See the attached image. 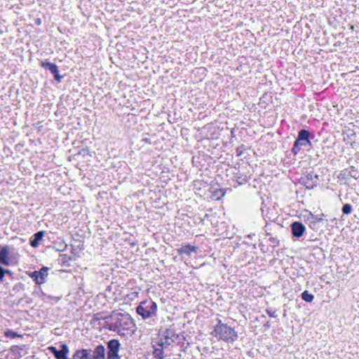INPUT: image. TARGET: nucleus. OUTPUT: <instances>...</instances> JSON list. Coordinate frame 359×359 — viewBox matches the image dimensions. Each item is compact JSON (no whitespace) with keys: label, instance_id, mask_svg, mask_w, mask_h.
I'll return each instance as SVG.
<instances>
[{"label":"nucleus","instance_id":"obj_19","mask_svg":"<svg viewBox=\"0 0 359 359\" xmlns=\"http://www.w3.org/2000/svg\"><path fill=\"white\" fill-rule=\"evenodd\" d=\"M302 299L306 302H311L314 299V295L311 294L308 290L304 291L301 294Z\"/></svg>","mask_w":359,"mask_h":359},{"label":"nucleus","instance_id":"obj_20","mask_svg":"<svg viewBox=\"0 0 359 359\" xmlns=\"http://www.w3.org/2000/svg\"><path fill=\"white\" fill-rule=\"evenodd\" d=\"M347 170L350 177H353L355 180L359 178V170L354 166H351L347 168Z\"/></svg>","mask_w":359,"mask_h":359},{"label":"nucleus","instance_id":"obj_29","mask_svg":"<svg viewBox=\"0 0 359 359\" xmlns=\"http://www.w3.org/2000/svg\"><path fill=\"white\" fill-rule=\"evenodd\" d=\"M5 275H8V276H12L13 273H12V271H10V270H8V269H4V276H5Z\"/></svg>","mask_w":359,"mask_h":359},{"label":"nucleus","instance_id":"obj_21","mask_svg":"<svg viewBox=\"0 0 359 359\" xmlns=\"http://www.w3.org/2000/svg\"><path fill=\"white\" fill-rule=\"evenodd\" d=\"M353 210L352 205L349 203H346L343 205L341 211L344 215H349Z\"/></svg>","mask_w":359,"mask_h":359},{"label":"nucleus","instance_id":"obj_24","mask_svg":"<svg viewBox=\"0 0 359 359\" xmlns=\"http://www.w3.org/2000/svg\"><path fill=\"white\" fill-rule=\"evenodd\" d=\"M276 311L273 310L272 308H268L266 309V313L271 317V318H277L278 316L276 314Z\"/></svg>","mask_w":359,"mask_h":359},{"label":"nucleus","instance_id":"obj_10","mask_svg":"<svg viewBox=\"0 0 359 359\" xmlns=\"http://www.w3.org/2000/svg\"><path fill=\"white\" fill-rule=\"evenodd\" d=\"M47 349L53 355L55 359H69L68 358L69 349L68 346L65 343L60 344V349H57L53 346H48Z\"/></svg>","mask_w":359,"mask_h":359},{"label":"nucleus","instance_id":"obj_26","mask_svg":"<svg viewBox=\"0 0 359 359\" xmlns=\"http://www.w3.org/2000/svg\"><path fill=\"white\" fill-rule=\"evenodd\" d=\"M4 269L0 266V282H4Z\"/></svg>","mask_w":359,"mask_h":359},{"label":"nucleus","instance_id":"obj_23","mask_svg":"<svg viewBox=\"0 0 359 359\" xmlns=\"http://www.w3.org/2000/svg\"><path fill=\"white\" fill-rule=\"evenodd\" d=\"M4 334L6 337L11 338V339L15 338L16 337H22V335L18 334L17 332H15L13 330H10L6 331L4 332Z\"/></svg>","mask_w":359,"mask_h":359},{"label":"nucleus","instance_id":"obj_22","mask_svg":"<svg viewBox=\"0 0 359 359\" xmlns=\"http://www.w3.org/2000/svg\"><path fill=\"white\" fill-rule=\"evenodd\" d=\"M349 177H350L347 168L341 170L338 175V178L341 180H346Z\"/></svg>","mask_w":359,"mask_h":359},{"label":"nucleus","instance_id":"obj_13","mask_svg":"<svg viewBox=\"0 0 359 359\" xmlns=\"http://www.w3.org/2000/svg\"><path fill=\"white\" fill-rule=\"evenodd\" d=\"M292 235L293 237L299 238L302 237L305 232L306 227L300 222H294L290 224Z\"/></svg>","mask_w":359,"mask_h":359},{"label":"nucleus","instance_id":"obj_5","mask_svg":"<svg viewBox=\"0 0 359 359\" xmlns=\"http://www.w3.org/2000/svg\"><path fill=\"white\" fill-rule=\"evenodd\" d=\"M158 306L151 299L142 301L136 307V313L143 320L154 318L157 316Z\"/></svg>","mask_w":359,"mask_h":359},{"label":"nucleus","instance_id":"obj_2","mask_svg":"<svg viewBox=\"0 0 359 359\" xmlns=\"http://www.w3.org/2000/svg\"><path fill=\"white\" fill-rule=\"evenodd\" d=\"M211 334L218 340H222L227 343H233L238 339L237 332L226 324L222 323L221 320H218V323L215 325Z\"/></svg>","mask_w":359,"mask_h":359},{"label":"nucleus","instance_id":"obj_30","mask_svg":"<svg viewBox=\"0 0 359 359\" xmlns=\"http://www.w3.org/2000/svg\"><path fill=\"white\" fill-rule=\"evenodd\" d=\"M264 326L268 327V328L270 327V326H271L270 323L269 321L266 322V324L264 325Z\"/></svg>","mask_w":359,"mask_h":359},{"label":"nucleus","instance_id":"obj_4","mask_svg":"<svg viewBox=\"0 0 359 359\" xmlns=\"http://www.w3.org/2000/svg\"><path fill=\"white\" fill-rule=\"evenodd\" d=\"M313 138H314V135L311 134L308 130L301 129L298 132L297 137L292 148V154L296 156L302 148L311 147V140Z\"/></svg>","mask_w":359,"mask_h":359},{"label":"nucleus","instance_id":"obj_3","mask_svg":"<svg viewBox=\"0 0 359 359\" xmlns=\"http://www.w3.org/2000/svg\"><path fill=\"white\" fill-rule=\"evenodd\" d=\"M173 342H171L166 337L161 336V333L158 334L156 339L153 341V355L156 359H163L165 356L170 354L171 351L170 348L173 345Z\"/></svg>","mask_w":359,"mask_h":359},{"label":"nucleus","instance_id":"obj_6","mask_svg":"<svg viewBox=\"0 0 359 359\" xmlns=\"http://www.w3.org/2000/svg\"><path fill=\"white\" fill-rule=\"evenodd\" d=\"M107 359H122L118 353L121 350V344L116 339L109 340L106 344Z\"/></svg>","mask_w":359,"mask_h":359},{"label":"nucleus","instance_id":"obj_9","mask_svg":"<svg viewBox=\"0 0 359 359\" xmlns=\"http://www.w3.org/2000/svg\"><path fill=\"white\" fill-rule=\"evenodd\" d=\"M49 268L43 266L39 271H26L25 273L32 278L38 285H41L46 281Z\"/></svg>","mask_w":359,"mask_h":359},{"label":"nucleus","instance_id":"obj_11","mask_svg":"<svg viewBox=\"0 0 359 359\" xmlns=\"http://www.w3.org/2000/svg\"><path fill=\"white\" fill-rule=\"evenodd\" d=\"M41 67L45 69L50 71V72L53 75L54 79L57 82H61L62 76L60 74L58 67L56 65V64L45 61L41 62Z\"/></svg>","mask_w":359,"mask_h":359},{"label":"nucleus","instance_id":"obj_16","mask_svg":"<svg viewBox=\"0 0 359 359\" xmlns=\"http://www.w3.org/2000/svg\"><path fill=\"white\" fill-rule=\"evenodd\" d=\"M44 234V231H39L35 233L29 239L30 245L33 248H37L40 241L43 239Z\"/></svg>","mask_w":359,"mask_h":359},{"label":"nucleus","instance_id":"obj_1","mask_svg":"<svg viewBox=\"0 0 359 359\" xmlns=\"http://www.w3.org/2000/svg\"><path fill=\"white\" fill-rule=\"evenodd\" d=\"M105 319L108 329L120 336L131 335L136 330L133 319L128 313L113 311Z\"/></svg>","mask_w":359,"mask_h":359},{"label":"nucleus","instance_id":"obj_18","mask_svg":"<svg viewBox=\"0 0 359 359\" xmlns=\"http://www.w3.org/2000/svg\"><path fill=\"white\" fill-rule=\"evenodd\" d=\"M198 248L196 246L191 245L189 244L182 246L179 252L181 254H185L187 255H191V252H196Z\"/></svg>","mask_w":359,"mask_h":359},{"label":"nucleus","instance_id":"obj_32","mask_svg":"<svg viewBox=\"0 0 359 359\" xmlns=\"http://www.w3.org/2000/svg\"><path fill=\"white\" fill-rule=\"evenodd\" d=\"M318 222L321 221V219H316Z\"/></svg>","mask_w":359,"mask_h":359},{"label":"nucleus","instance_id":"obj_15","mask_svg":"<svg viewBox=\"0 0 359 359\" xmlns=\"http://www.w3.org/2000/svg\"><path fill=\"white\" fill-rule=\"evenodd\" d=\"M92 349L90 348H81L76 350L72 359H91Z\"/></svg>","mask_w":359,"mask_h":359},{"label":"nucleus","instance_id":"obj_25","mask_svg":"<svg viewBox=\"0 0 359 359\" xmlns=\"http://www.w3.org/2000/svg\"><path fill=\"white\" fill-rule=\"evenodd\" d=\"M269 241H270L271 244L273 247H276V245H278L279 244V241L277 238H271L269 239Z\"/></svg>","mask_w":359,"mask_h":359},{"label":"nucleus","instance_id":"obj_7","mask_svg":"<svg viewBox=\"0 0 359 359\" xmlns=\"http://www.w3.org/2000/svg\"><path fill=\"white\" fill-rule=\"evenodd\" d=\"M15 255L10 252L9 247L4 245L0 248V264L6 266L14 265L17 263Z\"/></svg>","mask_w":359,"mask_h":359},{"label":"nucleus","instance_id":"obj_17","mask_svg":"<svg viewBox=\"0 0 359 359\" xmlns=\"http://www.w3.org/2000/svg\"><path fill=\"white\" fill-rule=\"evenodd\" d=\"M22 348L18 346H12L10 348L8 353V357L10 359H19L21 358V351Z\"/></svg>","mask_w":359,"mask_h":359},{"label":"nucleus","instance_id":"obj_8","mask_svg":"<svg viewBox=\"0 0 359 359\" xmlns=\"http://www.w3.org/2000/svg\"><path fill=\"white\" fill-rule=\"evenodd\" d=\"M300 182L304 184L306 189H311L317 187L320 182L319 175L313 171L306 172L301 177Z\"/></svg>","mask_w":359,"mask_h":359},{"label":"nucleus","instance_id":"obj_12","mask_svg":"<svg viewBox=\"0 0 359 359\" xmlns=\"http://www.w3.org/2000/svg\"><path fill=\"white\" fill-rule=\"evenodd\" d=\"M159 333H161V336L166 337L167 339H169L171 342L179 343L181 340L180 336L176 333L175 329L172 327H170L166 328L164 330H160Z\"/></svg>","mask_w":359,"mask_h":359},{"label":"nucleus","instance_id":"obj_31","mask_svg":"<svg viewBox=\"0 0 359 359\" xmlns=\"http://www.w3.org/2000/svg\"><path fill=\"white\" fill-rule=\"evenodd\" d=\"M143 140H144V142H149V139H147V138H145V139H144Z\"/></svg>","mask_w":359,"mask_h":359},{"label":"nucleus","instance_id":"obj_28","mask_svg":"<svg viewBox=\"0 0 359 359\" xmlns=\"http://www.w3.org/2000/svg\"><path fill=\"white\" fill-rule=\"evenodd\" d=\"M237 181L238 182V183L240 184H243V183L247 182V180H246L245 177H238Z\"/></svg>","mask_w":359,"mask_h":359},{"label":"nucleus","instance_id":"obj_14","mask_svg":"<svg viewBox=\"0 0 359 359\" xmlns=\"http://www.w3.org/2000/svg\"><path fill=\"white\" fill-rule=\"evenodd\" d=\"M91 359H107L105 347L100 344L92 349Z\"/></svg>","mask_w":359,"mask_h":359},{"label":"nucleus","instance_id":"obj_27","mask_svg":"<svg viewBox=\"0 0 359 359\" xmlns=\"http://www.w3.org/2000/svg\"><path fill=\"white\" fill-rule=\"evenodd\" d=\"M244 149V145L242 144L241 146H240L239 147H238L236 149V153H237V155L238 156H241L242 154H243V151Z\"/></svg>","mask_w":359,"mask_h":359}]
</instances>
